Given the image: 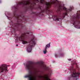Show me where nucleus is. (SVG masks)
I'll return each mask as SVG.
<instances>
[{"instance_id": "obj_1", "label": "nucleus", "mask_w": 80, "mask_h": 80, "mask_svg": "<svg viewBox=\"0 0 80 80\" xmlns=\"http://www.w3.org/2000/svg\"><path fill=\"white\" fill-rule=\"evenodd\" d=\"M58 2L57 0H54L50 2H46L45 5H46L45 8L42 9V6L40 5L41 4H44L45 3V1L44 0H24L22 2H18L17 4V6L16 7V9L18 8V6L20 5H22L24 6H26V7L27 10H37L38 8L41 10V12L39 14H40L41 13L43 12H47V11L48 12H50L49 8L51 7V5L52 4H57ZM38 5V8H36L35 7V5Z\"/></svg>"}, {"instance_id": "obj_4", "label": "nucleus", "mask_w": 80, "mask_h": 80, "mask_svg": "<svg viewBox=\"0 0 80 80\" xmlns=\"http://www.w3.org/2000/svg\"><path fill=\"white\" fill-rule=\"evenodd\" d=\"M14 15L15 18H17L18 23H14L12 25V26L14 27H17V28H18V27L19 26L21 27L22 28H25V25H24L22 23H19V22H22L23 20H24V21H27V20H26L25 18V17L21 15H16L15 14H14Z\"/></svg>"}, {"instance_id": "obj_11", "label": "nucleus", "mask_w": 80, "mask_h": 80, "mask_svg": "<svg viewBox=\"0 0 80 80\" xmlns=\"http://www.w3.org/2000/svg\"><path fill=\"white\" fill-rule=\"evenodd\" d=\"M39 63H39V62H37V64H39Z\"/></svg>"}, {"instance_id": "obj_5", "label": "nucleus", "mask_w": 80, "mask_h": 80, "mask_svg": "<svg viewBox=\"0 0 80 80\" xmlns=\"http://www.w3.org/2000/svg\"><path fill=\"white\" fill-rule=\"evenodd\" d=\"M72 66L71 67V68H70V70L72 73V77H79V76L80 75L79 72H75V70L73 69V65H75L76 64V65H77L75 63H73V62H72Z\"/></svg>"}, {"instance_id": "obj_16", "label": "nucleus", "mask_w": 80, "mask_h": 80, "mask_svg": "<svg viewBox=\"0 0 80 80\" xmlns=\"http://www.w3.org/2000/svg\"><path fill=\"white\" fill-rule=\"evenodd\" d=\"M76 80H77V78H76Z\"/></svg>"}, {"instance_id": "obj_9", "label": "nucleus", "mask_w": 80, "mask_h": 80, "mask_svg": "<svg viewBox=\"0 0 80 80\" xmlns=\"http://www.w3.org/2000/svg\"><path fill=\"white\" fill-rule=\"evenodd\" d=\"M12 28V30H13V31H14V32H15L16 30H15V28Z\"/></svg>"}, {"instance_id": "obj_17", "label": "nucleus", "mask_w": 80, "mask_h": 80, "mask_svg": "<svg viewBox=\"0 0 80 80\" xmlns=\"http://www.w3.org/2000/svg\"><path fill=\"white\" fill-rule=\"evenodd\" d=\"M18 38V37H17V38H16L17 39V38Z\"/></svg>"}, {"instance_id": "obj_2", "label": "nucleus", "mask_w": 80, "mask_h": 80, "mask_svg": "<svg viewBox=\"0 0 80 80\" xmlns=\"http://www.w3.org/2000/svg\"><path fill=\"white\" fill-rule=\"evenodd\" d=\"M28 34H29V33L28 32L22 33L18 38L19 40L22 42V43L24 44H27V43H29L27 47V51L28 52H30L32 51V47H33L35 46L36 43L35 41V40H34V38H35V36H33L32 38L28 42L25 41V38H27V37H28Z\"/></svg>"}, {"instance_id": "obj_8", "label": "nucleus", "mask_w": 80, "mask_h": 80, "mask_svg": "<svg viewBox=\"0 0 80 80\" xmlns=\"http://www.w3.org/2000/svg\"><path fill=\"white\" fill-rule=\"evenodd\" d=\"M50 43H49L48 44H47L45 48V50L43 51L44 53V54H46L47 53V48H50Z\"/></svg>"}, {"instance_id": "obj_7", "label": "nucleus", "mask_w": 80, "mask_h": 80, "mask_svg": "<svg viewBox=\"0 0 80 80\" xmlns=\"http://www.w3.org/2000/svg\"><path fill=\"white\" fill-rule=\"evenodd\" d=\"M7 66L5 64H2L1 66H0V73H3L5 71H8Z\"/></svg>"}, {"instance_id": "obj_15", "label": "nucleus", "mask_w": 80, "mask_h": 80, "mask_svg": "<svg viewBox=\"0 0 80 80\" xmlns=\"http://www.w3.org/2000/svg\"><path fill=\"white\" fill-rule=\"evenodd\" d=\"M17 47H18V45L17 44L16 45Z\"/></svg>"}, {"instance_id": "obj_6", "label": "nucleus", "mask_w": 80, "mask_h": 80, "mask_svg": "<svg viewBox=\"0 0 80 80\" xmlns=\"http://www.w3.org/2000/svg\"><path fill=\"white\" fill-rule=\"evenodd\" d=\"M80 11L79 13H77L76 15L73 17V19L72 21L73 22L72 23L74 25L76 26L77 23H80V21L78 20H80Z\"/></svg>"}, {"instance_id": "obj_13", "label": "nucleus", "mask_w": 80, "mask_h": 80, "mask_svg": "<svg viewBox=\"0 0 80 80\" xmlns=\"http://www.w3.org/2000/svg\"><path fill=\"white\" fill-rule=\"evenodd\" d=\"M68 60H69V61H70V60H71V59H68Z\"/></svg>"}, {"instance_id": "obj_14", "label": "nucleus", "mask_w": 80, "mask_h": 80, "mask_svg": "<svg viewBox=\"0 0 80 80\" xmlns=\"http://www.w3.org/2000/svg\"><path fill=\"white\" fill-rule=\"evenodd\" d=\"M1 0H0V3H1Z\"/></svg>"}, {"instance_id": "obj_3", "label": "nucleus", "mask_w": 80, "mask_h": 80, "mask_svg": "<svg viewBox=\"0 0 80 80\" xmlns=\"http://www.w3.org/2000/svg\"><path fill=\"white\" fill-rule=\"evenodd\" d=\"M73 9V7H70V9H68L66 8L64 6H62L61 5L59 4V9L58 11L59 12H62L63 10H65L66 12L65 13H63L62 16L58 15H55L53 16L52 17L54 20H57V21H59V19H63L65 18V16L67 15L68 14L69 12H71L72 10Z\"/></svg>"}, {"instance_id": "obj_12", "label": "nucleus", "mask_w": 80, "mask_h": 80, "mask_svg": "<svg viewBox=\"0 0 80 80\" xmlns=\"http://www.w3.org/2000/svg\"><path fill=\"white\" fill-rule=\"evenodd\" d=\"M55 57H57V54L55 55Z\"/></svg>"}, {"instance_id": "obj_10", "label": "nucleus", "mask_w": 80, "mask_h": 80, "mask_svg": "<svg viewBox=\"0 0 80 80\" xmlns=\"http://www.w3.org/2000/svg\"><path fill=\"white\" fill-rule=\"evenodd\" d=\"M39 77L40 78H42L43 77L42 76H39Z\"/></svg>"}]
</instances>
